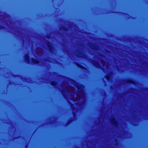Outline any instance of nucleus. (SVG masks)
<instances>
[{
  "label": "nucleus",
  "instance_id": "obj_8",
  "mask_svg": "<svg viewBox=\"0 0 148 148\" xmlns=\"http://www.w3.org/2000/svg\"><path fill=\"white\" fill-rule=\"evenodd\" d=\"M106 78L107 79H108V78L107 77H106Z\"/></svg>",
  "mask_w": 148,
  "mask_h": 148
},
{
  "label": "nucleus",
  "instance_id": "obj_7",
  "mask_svg": "<svg viewBox=\"0 0 148 148\" xmlns=\"http://www.w3.org/2000/svg\"><path fill=\"white\" fill-rule=\"evenodd\" d=\"M113 121H114V122H115V120H113Z\"/></svg>",
  "mask_w": 148,
  "mask_h": 148
},
{
  "label": "nucleus",
  "instance_id": "obj_4",
  "mask_svg": "<svg viewBox=\"0 0 148 148\" xmlns=\"http://www.w3.org/2000/svg\"><path fill=\"white\" fill-rule=\"evenodd\" d=\"M32 62L34 64H38V61L37 60H35L34 59H32Z\"/></svg>",
  "mask_w": 148,
  "mask_h": 148
},
{
  "label": "nucleus",
  "instance_id": "obj_2",
  "mask_svg": "<svg viewBox=\"0 0 148 148\" xmlns=\"http://www.w3.org/2000/svg\"><path fill=\"white\" fill-rule=\"evenodd\" d=\"M85 97V95L84 94V93L83 92V91H82L81 92L80 95L79 96V99H84V98Z\"/></svg>",
  "mask_w": 148,
  "mask_h": 148
},
{
  "label": "nucleus",
  "instance_id": "obj_1",
  "mask_svg": "<svg viewBox=\"0 0 148 148\" xmlns=\"http://www.w3.org/2000/svg\"><path fill=\"white\" fill-rule=\"evenodd\" d=\"M75 91V88L72 87L67 86L66 87L64 90L62 91L60 90V91L62 92V94L64 95V92L66 91L67 92H70L71 93H73Z\"/></svg>",
  "mask_w": 148,
  "mask_h": 148
},
{
  "label": "nucleus",
  "instance_id": "obj_5",
  "mask_svg": "<svg viewBox=\"0 0 148 148\" xmlns=\"http://www.w3.org/2000/svg\"><path fill=\"white\" fill-rule=\"evenodd\" d=\"M94 65L96 66L97 67V68H99V64L98 63H94Z\"/></svg>",
  "mask_w": 148,
  "mask_h": 148
},
{
  "label": "nucleus",
  "instance_id": "obj_3",
  "mask_svg": "<svg viewBox=\"0 0 148 148\" xmlns=\"http://www.w3.org/2000/svg\"><path fill=\"white\" fill-rule=\"evenodd\" d=\"M24 59L25 62H26L27 63H29V57L28 55H26L24 57Z\"/></svg>",
  "mask_w": 148,
  "mask_h": 148
},
{
  "label": "nucleus",
  "instance_id": "obj_6",
  "mask_svg": "<svg viewBox=\"0 0 148 148\" xmlns=\"http://www.w3.org/2000/svg\"><path fill=\"white\" fill-rule=\"evenodd\" d=\"M51 84L52 85H55V83H51Z\"/></svg>",
  "mask_w": 148,
  "mask_h": 148
}]
</instances>
